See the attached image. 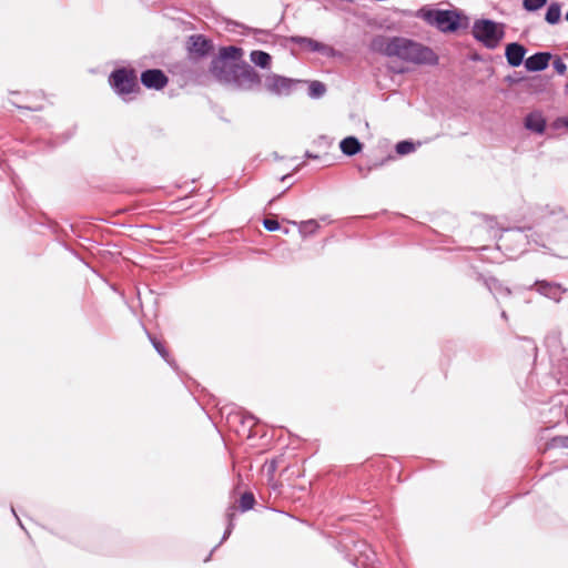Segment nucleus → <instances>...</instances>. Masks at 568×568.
Masks as SVG:
<instances>
[{
    "instance_id": "f257e3e1",
    "label": "nucleus",
    "mask_w": 568,
    "mask_h": 568,
    "mask_svg": "<svg viewBox=\"0 0 568 568\" xmlns=\"http://www.w3.org/2000/svg\"><path fill=\"white\" fill-rule=\"evenodd\" d=\"M371 49L414 64H436L438 61L430 48L403 37L377 36L372 40Z\"/></svg>"
},
{
    "instance_id": "f03ea898",
    "label": "nucleus",
    "mask_w": 568,
    "mask_h": 568,
    "mask_svg": "<svg viewBox=\"0 0 568 568\" xmlns=\"http://www.w3.org/2000/svg\"><path fill=\"white\" fill-rule=\"evenodd\" d=\"M415 17L423 19L444 33L457 31L462 23V14L456 10H438L426 7L416 11Z\"/></svg>"
},
{
    "instance_id": "7ed1b4c3",
    "label": "nucleus",
    "mask_w": 568,
    "mask_h": 568,
    "mask_svg": "<svg viewBox=\"0 0 568 568\" xmlns=\"http://www.w3.org/2000/svg\"><path fill=\"white\" fill-rule=\"evenodd\" d=\"M471 33L485 48L494 50L505 37V26L489 19H478L473 24Z\"/></svg>"
},
{
    "instance_id": "20e7f679",
    "label": "nucleus",
    "mask_w": 568,
    "mask_h": 568,
    "mask_svg": "<svg viewBox=\"0 0 568 568\" xmlns=\"http://www.w3.org/2000/svg\"><path fill=\"white\" fill-rule=\"evenodd\" d=\"M109 83L115 93L123 99L139 90L138 75L133 69L121 68L114 70L109 77Z\"/></svg>"
},
{
    "instance_id": "39448f33",
    "label": "nucleus",
    "mask_w": 568,
    "mask_h": 568,
    "mask_svg": "<svg viewBox=\"0 0 568 568\" xmlns=\"http://www.w3.org/2000/svg\"><path fill=\"white\" fill-rule=\"evenodd\" d=\"M301 81L278 75L275 73L268 74L264 80V88L271 94L283 97L290 95Z\"/></svg>"
},
{
    "instance_id": "423d86ee",
    "label": "nucleus",
    "mask_w": 568,
    "mask_h": 568,
    "mask_svg": "<svg viewBox=\"0 0 568 568\" xmlns=\"http://www.w3.org/2000/svg\"><path fill=\"white\" fill-rule=\"evenodd\" d=\"M232 81L241 90H253L260 85L261 78L253 68L245 65L242 68L236 67Z\"/></svg>"
},
{
    "instance_id": "0eeeda50",
    "label": "nucleus",
    "mask_w": 568,
    "mask_h": 568,
    "mask_svg": "<svg viewBox=\"0 0 568 568\" xmlns=\"http://www.w3.org/2000/svg\"><path fill=\"white\" fill-rule=\"evenodd\" d=\"M236 67L232 62L224 61L219 57L212 61L211 71L215 78L223 82H231Z\"/></svg>"
},
{
    "instance_id": "6e6552de",
    "label": "nucleus",
    "mask_w": 568,
    "mask_h": 568,
    "mask_svg": "<svg viewBox=\"0 0 568 568\" xmlns=\"http://www.w3.org/2000/svg\"><path fill=\"white\" fill-rule=\"evenodd\" d=\"M141 82L148 89L161 90L168 83V78L159 69H150L141 74Z\"/></svg>"
},
{
    "instance_id": "1a4fd4ad",
    "label": "nucleus",
    "mask_w": 568,
    "mask_h": 568,
    "mask_svg": "<svg viewBox=\"0 0 568 568\" xmlns=\"http://www.w3.org/2000/svg\"><path fill=\"white\" fill-rule=\"evenodd\" d=\"M526 48L517 42H511L506 45L505 57L510 67H519L525 58Z\"/></svg>"
},
{
    "instance_id": "9d476101",
    "label": "nucleus",
    "mask_w": 568,
    "mask_h": 568,
    "mask_svg": "<svg viewBox=\"0 0 568 568\" xmlns=\"http://www.w3.org/2000/svg\"><path fill=\"white\" fill-rule=\"evenodd\" d=\"M551 54L549 52H538L525 60V68L530 72H538L547 69Z\"/></svg>"
},
{
    "instance_id": "9b49d317",
    "label": "nucleus",
    "mask_w": 568,
    "mask_h": 568,
    "mask_svg": "<svg viewBox=\"0 0 568 568\" xmlns=\"http://www.w3.org/2000/svg\"><path fill=\"white\" fill-rule=\"evenodd\" d=\"M525 128L531 132L542 134L546 129V119L540 111H534L526 115Z\"/></svg>"
},
{
    "instance_id": "f8f14e48",
    "label": "nucleus",
    "mask_w": 568,
    "mask_h": 568,
    "mask_svg": "<svg viewBox=\"0 0 568 568\" xmlns=\"http://www.w3.org/2000/svg\"><path fill=\"white\" fill-rule=\"evenodd\" d=\"M291 41L312 52L327 53L331 50L326 44L306 37H292Z\"/></svg>"
},
{
    "instance_id": "ddd939ff",
    "label": "nucleus",
    "mask_w": 568,
    "mask_h": 568,
    "mask_svg": "<svg viewBox=\"0 0 568 568\" xmlns=\"http://www.w3.org/2000/svg\"><path fill=\"white\" fill-rule=\"evenodd\" d=\"M526 235L520 230H509L506 231L499 239V247H504L505 250H509V242H516L521 246L526 243Z\"/></svg>"
},
{
    "instance_id": "4468645a",
    "label": "nucleus",
    "mask_w": 568,
    "mask_h": 568,
    "mask_svg": "<svg viewBox=\"0 0 568 568\" xmlns=\"http://www.w3.org/2000/svg\"><path fill=\"white\" fill-rule=\"evenodd\" d=\"M536 285H537V291L541 295H544L550 300H554L556 302H558L561 298V295L564 293L560 285H558V284H552V283H547V282H538Z\"/></svg>"
},
{
    "instance_id": "2eb2a0df",
    "label": "nucleus",
    "mask_w": 568,
    "mask_h": 568,
    "mask_svg": "<svg viewBox=\"0 0 568 568\" xmlns=\"http://www.w3.org/2000/svg\"><path fill=\"white\" fill-rule=\"evenodd\" d=\"M339 148L345 155L352 156L362 150V144L355 136H347L341 141Z\"/></svg>"
},
{
    "instance_id": "dca6fc26",
    "label": "nucleus",
    "mask_w": 568,
    "mask_h": 568,
    "mask_svg": "<svg viewBox=\"0 0 568 568\" xmlns=\"http://www.w3.org/2000/svg\"><path fill=\"white\" fill-rule=\"evenodd\" d=\"M485 285L496 297L508 296L510 294V290L504 286L498 280L494 277L486 278Z\"/></svg>"
},
{
    "instance_id": "f3484780",
    "label": "nucleus",
    "mask_w": 568,
    "mask_h": 568,
    "mask_svg": "<svg viewBox=\"0 0 568 568\" xmlns=\"http://www.w3.org/2000/svg\"><path fill=\"white\" fill-rule=\"evenodd\" d=\"M210 49V42L202 36H192L191 37V47L190 50L200 55H204L207 53Z\"/></svg>"
},
{
    "instance_id": "a211bd4d",
    "label": "nucleus",
    "mask_w": 568,
    "mask_h": 568,
    "mask_svg": "<svg viewBox=\"0 0 568 568\" xmlns=\"http://www.w3.org/2000/svg\"><path fill=\"white\" fill-rule=\"evenodd\" d=\"M242 55V50L237 47L230 45L224 47L220 50L219 58L223 59L224 61L234 63L236 60H239Z\"/></svg>"
},
{
    "instance_id": "6ab92c4d",
    "label": "nucleus",
    "mask_w": 568,
    "mask_h": 568,
    "mask_svg": "<svg viewBox=\"0 0 568 568\" xmlns=\"http://www.w3.org/2000/svg\"><path fill=\"white\" fill-rule=\"evenodd\" d=\"M250 58L255 65L263 69L268 68L271 64V55L264 51H252Z\"/></svg>"
},
{
    "instance_id": "aec40b11",
    "label": "nucleus",
    "mask_w": 568,
    "mask_h": 568,
    "mask_svg": "<svg viewBox=\"0 0 568 568\" xmlns=\"http://www.w3.org/2000/svg\"><path fill=\"white\" fill-rule=\"evenodd\" d=\"M560 17H561L560 4L558 2L550 3L547 9V12H546L545 20L549 24H556L560 21Z\"/></svg>"
},
{
    "instance_id": "412c9836",
    "label": "nucleus",
    "mask_w": 568,
    "mask_h": 568,
    "mask_svg": "<svg viewBox=\"0 0 568 568\" xmlns=\"http://www.w3.org/2000/svg\"><path fill=\"white\" fill-rule=\"evenodd\" d=\"M318 227L320 224L316 220L303 221L298 224V231L304 237L314 234Z\"/></svg>"
},
{
    "instance_id": "4be33fe9",
    "label": "nucleus",
    "mask_w": 568,
    "mask_h": 568,
    "mask_svg": "<svg viewBox=\"0 0 568 568\" xmlns=\"http://www.w3.org/2000/svg\"><path fill=\"white\" fill-rule=\"evenodd\" d=\"M326 91L324 83L320 81H312L308 87V95L313 99L321 98Z\"/></svg>"
},
{
    "instance_id": "5701e85b",
    "label": "nucleus",
    "mask_w": 568,
    "mask_h": 568,
    "mask_svg": "<svg viewBox=\"0 0 568 568\" xmlns=\"http://www.w3.org/2000/svg\"><path fill=\"white\" fill-rule=\"evenodd\" d=\"M547 3V0H523V7L528 12H535L541 9Z\"/></svg>"
},
{
    "instance_id": "b1692460",
    "label": "nucleus",
    "mask_w": 568,
    "mask_h": 568,
    "mask_svg": "<svg viewBox=\"0 0 568 568\" xmlns=\"http://www.w3.org/2000/svg\"><path fill=\"white\" fill-rule=\"evenodd\" d=\"M255 504V498L251 493H244L240 499V507L243 511L250 510Z\"/></svg>"
},
{
    "instance_id": "393cba45",
    "label": "nucleus",
    "mask_w": 568,
    "mask_h": 568,
    "mask_svg": "<svg viewBox=\"0 0 568 568\" xmlns=\"http://www.w3.org/2000/svg\"><path fill=\"white\" fill-rule=\"evenodd\" d=\"M415 150L414 143L409 141H402L396 144V152L400 155H406Z\"/></svg>"
},
{
    "instance_id": "a878e982",
    "label": "nucleus",
    "mask_w": 568,
    "mask_h": 568,
    "mask_svg": "<svg viewBox=\"0 0 568 568\" xmlns=\"http://www.w3.org/2000/svg\"><path fill=\"white\" fill-rule=\"evenodd\" d=\"M149 338L152 343V345L154 346V348L156 349V352L165 359L168 361V356H169V353L166 352V349L164 348V346L159 342L156 341L154 337H152L150 334H149Z\"/></svg>"
},
{
    "instance_id": "bb28decb",
    "label": "nucleus",
    "mask_w": 568,
    "mask_h": 568,
    "mask_svg": "<svg viewBox=\"0 0 568 568\" xmlns=\"http://www.w3.org/2000/svg\"><path fill=\"white\" fill-rule=\"evenodd\" d=\"M263 225L270 232H274V231H277L280 229V223L276 220H273V219H265L263 221Z\"/></svg>"
},
{
    "instance_id": "cd10ccee",
    "label": "nucleus",
    "mask_w": 568,
    "mask_h": 568,
    "mask_svg": "<svg viewBox=\"0 0 568 568\" xmlns=\"http://www.w3.org/2000/svg\"><path fill=\"white\" fill-rule=\"evenodd\" d=\"M554 69L559 73V74H564L567 70V67L566 64L560 60V59H557L555 62H554Z\"/></svg>"
},
{
    "instance_id": "c85d7f7f",
    "label": "nucleus",
    "mask_w": 568,
    "mask_h": 568,
    "mask_svg": "<svg viewBox=\"0 0 568 568\" xmlns=\"http://www.w3.org/2000/svg\"><path fill=\"white\" fill-rule=\"evenodd\" d=\"M554 446L567 447L568 448V436H559L554 438Z\"/></svg>"
},
{
    "instance_id": "c756f323",
    "label": "nucleus",
    "mask_w": 568,
    "mask_h": 568,
    "mask_svg": "<svg viewBox=\"0 0 568 568\" xmlns=\"http://www.w3.org/2000/svg\"><path fill=\"white\" fill-rule=\"evenodd\" d=\"M554 125H555V128H559V126L564 125L568 129V116L557 119L555 121Z\"/></svg>"
},
{
    "instance_id": "7c9ffc66",
    "label": "nucleus",
    "mask_w": 568,
    "mask_h": 568,
    "mask_svg": "<svg viewBox=\"0 0 568 568\" xmlns=\"http://www.w3.org/2000/svg\"><path fill=\"white\" fill-rule=\"evenodd\" d=\"M232 529H233V523H232V520L230 519V523H229V525H227V527H226V529H225V531H224V535H223V538H222V541H221V542H223L224 540H226V539L230 537V535H231V532H232Z\"/></svg>"
},
{
    "instance_id": "2f4dec72",
    "label": "nucleus",
    "mask_w": 568,
    "mask_h": 568,
    "mask_svg": "<svg viewBox=\"0 0 568 568\" xmlns=\"http://www.w3.org/2000/svg\"><path fill=\"white\" fill-rule=\"evenodd\" d=\"M11 511H12V513H13V515L17 517V514H16V511H14V508H13V507L11 508Z\"/></svg>"
},
{
    "instance_id": "473e14b6",
    "label": "nucleus",
    "mask_w": 568,
    "mask_h": 568,
    "mask_svg": "<svg viewBox=\"0 0 568 568\" xmlns=\"http://www.w3.org/2000/svg\"><path fill=\"white\" fill-rule=\"evenodd\" d=\"M17 519H19V518L17 517ZM18 524H19V526H22V523H21V520H18Z\"/></svg>"
},
{
    "instance_id": "72a5a7b5",
    "label": "nucleus",
    "mask_w": 568,
    "mask_h": 568,
    "mask_svg": "<svg viewBox=\"0 0 568 568\" xmlns=\"http://www.w3.org/2000/svg\"><path fill=\"white\" fill-rule=\"evenodd\" d=\"M17 519H19V518L17 517ZM18 524H19V526H22V523H21V520H18Z\"/></svg>"
}]
</instances>
